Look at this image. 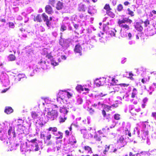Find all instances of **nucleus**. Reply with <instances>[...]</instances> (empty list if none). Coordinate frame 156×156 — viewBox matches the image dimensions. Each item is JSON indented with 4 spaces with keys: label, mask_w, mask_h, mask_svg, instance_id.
Wrapping results in <instances>:
<instances>
[{
    "label": "nucleus",
    "mask_w": 156,
    "mask_h": 156,
    "mask_svg": "<svg viewBox=\"0 0 156 156\" xmlns=\"http://www.w3.org/2000/svg\"><path fill=\"white\" fill-rule=\"evenodd\" d=\"M123 9V7L122 5L121 4H119L117 5V9L118 12H120L122 11Z\"/></svg>",
    "instance_id": "obj_38"
},
{
    "label": "nucleus",
    "mask_w": 156,
    "mask_h": 156,
    "mask_svg": "<svg viewBox=\"0 0 156 156\" xmlns=\"http://www.w3.org/2000/svg\"><path fill=\"white\" fill-rule=\"evenodd\" d=\"M111 146H113V144L110 145H105V150L103 151V153L104 154H106L107 152L110 149V147Z\"/></svg>",
    "instance_id": "obj_24"
},
{
    "label": "nucleus",
    "mask_w": 156,
    "mask_h": 156,
    "mask_svg": "<svg viewBox=\"0 0 156 156\" xmlns=\"http://www.w3.org/2000/svg\"><path fill=\"white\" fill-rule=\"evenodd\" d=\"M149 77L148 76H145L141 80V82L143 84H144L146 83L147 82H148L149 81Z\"/></svg>",
    "instance_id": "obj_32"
},
{
    "label": "nucleus",
    "mask_w": 156,
    "mask_h": 156,
    "mask_svg": "<svg viewBox=\"0 0 156 156\" xmlns=\"http://www.w3.org/2000/svg\"><path fill=\"white\" fill-rule=\"evenodd\" d=\"M132 7L133 11L131 10L129 8H128L127 9V10L128 12V14L130 15L131 17H133L135 15L134 12L135 11V8L136 5H132Z\"/></svg>",
    "instance_id": "obj_15"
},
{
    "label": "nucleus",
    "mask_w": 156,
    "mask_h": 156,
    "mask_svg": "<svg viewBox=\"0 0 156 156\" xmlns=\"http://www.w3.org/2000/svg\"><path fill=\"white\" fill-rule=\"evenodd\" d=\"M66 136H69V131L68 130H66L65 131Z\"/></svg>",
    "instance_id": "obj_57"
},
{
    "label": "nucleus",
    "mask_w": 156,
    "mask_h": 156,
    "mask_svg": "<svg viewBox=\"0 0 156 156\" xmlns=\"http://www.w3.org/2000/svg\"><path fill=\"white\" fill-rule=\"evenodd\" d=\"M121 28L126 30H127L129 29V26L126 24H123L119 26Z\"/></svg>",
    "instance_id": "obj_37"
},
{
    "label": "nucleus",
    "mask_w": 156,
    "mask_h": 156,
    "mask_svg": "<svg viewBox=\"0 0 156 156\" xmlns=\"http://www.w3.org/2000/svg\"><path fill=\"white\" fill-rule=\"evenodd\" d=\"M66 30V27L64 25H62L61 27L60 30L63 31Z\"/></svg>",
    "instance_id": "obj_48"
},
{
    "label": "nucleus",
    "mask_w": 156,
    "mask_h": 156,
    "mask_svg": "<svg viewBox=\"0 0 156 156\" xmlns=\"http://www.w3.org/2000/svg\"><path fill=\"white\" fill-rule=\"evenodd\" d=\"M44 55H46V57L48 59H51V60L53 58V56L51 55L50 53H47L46 54H44Z\"/></svg>",
    "instance_id": "obj_42"
},
{
    "label": "nucleus",
    "mask_w": 156,
    "mask_h": 156,
    "mask_svg": "<svg viewBox=\"0 0 156 156\" xmlns=\"http://www.w3.org/2000/svg\"><path fill=\"white\" fill-rule=\"evenodd\" d=\"M130 4L128 1H126L124 2V5L125 6H127Z\"/></svg>",
    "instance_id": "obj_63"
},
{
    "label": "nucleus",
    "mask_w": 156,
    "mask_h": 156,
    "mask_svg": "<svg viewBox=\"0 0 156 156\" xmlns=\"http://www.w3.org/2000/svg\"><path fill=\"white\" fill-rule=\"evenodd\" d=\"M148 100V99L146 97L143 99L142 101L145 104L147 101Z\"/></svg>",
    "instance_id": "obj_58"
},
{
    "label": "nucleus",
    "mask_w": 156,
    "mask_h": 156,
    "mask_svg": "<svg viewBox=\"0 0 156 156\" xmlns=\"http://www.w3.org/2000/svg\"><path fill=\"white\" fill-rule=\"evenodd\" d=\"M136 94V93L133 92H132L131 94V97L132 98H134Z\"/></svg>",
    "instance_id": "obj_61"
},
{
    "label": "nucleus",
    "mask_w": 156,
    "mask_h": 156,
    "mask_svg": "<svg viewBox=\"0 0 156 156\" xmlns=\"http://www.w3.org/2000/svg\"><path fill=\"white\" fill-rule=\"evenodd\" d=\"M9 27H12L14 26V23L12 22H9Z\"/></svg>",
    "instance_id": "obj_60"
},
{
    "label": "nucleus",
    "mask_w": 156,
    "mask_h": 156,
    "mask_svg": "<svg viewBox=\"0 0 156 156\" xmlns=\"http://www.w3.org/2000/svg\"><path fill=\"white\" fill-rule=\"evenodd\" d=\"M58 119L59 122L61 123L65 122L67 120V118L65 116V115H63V116L60 115Z\"/></svg>",
    "instance_id": "obj_22"
},
{
    "label": "nucleus",
    "mask_w": 156,
    "mask_h": 156,
    "mask_svg": "<svg viewBox=\"0 0 156 156\" xmlns=\"http://www.w3.org/2000/svg\"><path fill=\"white\" fill-rule=\"evenodd\" d=\"M101 136H99L98 134H96L94 136V138L95 140V144L98 147H101V145L100 144L99 142L101 144L102 143V141H101Z\"/></svg>",
    "instance_id": "obj_12"
},
{
    "label": "nucleus",
    "mask_w": 156,
    "mask_h": 156,
    "mask_svg": "<svg viewBox=\"0 0 156 156\" xmlns=\"http://www.w3.org/2000/svg\"><path fill=\"white\" fill-rule=\"evenodd\" d=\"M104 104L101 103L100 102L98 103L97 104H94L92 106L95 107L97 108L100 109V106H102Z\"/></svg>",
    "instance_id": "obj_36"
},
{
    "label": "nucleus",
    "mask_w": 156,
    "mask_h": 156,
    "mask_svg": "<svg viewBox=\"0 0 156 156\" xmlns=\"http://www.w3.org/2000/svg\"><path fill=\"white\" fill-rule=\"evenodd\" d=\"M53 134L56 136L57 139H62L63 138V133L59 131L57 133H53Z\"/></svg>",
    "instance_id": "obj_19"
},
{
    "label": "nucleus",
    "mask_w": 156,
    "mask_h": 156,
    "mask_svg": "<svg viewBox=\"0 0 156 156\" xmlns=\"http://www.w3.org/2000/svg\"><path fill=\"white\" fill-rule=\"evenodd\" d=\"M31 115L32 117L34 119H36L38 115L37 113L35 112H32L31 113Z\"/></svg>",
    "instance_id": "obj_39"
},
{
    "label": "nucleus",
    "mask_w": 156,
    "mask_h": 156,
    "mask_svg": "<svg viewBox=\"0 0 156 156\" xmlns=\"http://www.w3.org/2000/svg\"><path fill=\"white\" fill-rule=\"evenodd\" d=\"M24 127L23 126H20L19 127L17 131L20 134H22L24 133Z\"/></svg>",
    "instance_id": "obj_25"
},
{
    "label": "nucleus",
    "mask_w": 156,
    "mask_h": 156,
    "mask_svg": "<svg viewBox=\"0 0 156 156\" xmlns=\"http://www.w3.org/2000/svg\"><path fill=\"white\" fill-rule=\"evenodd\" d=\"M59 112L61 113L64 114V115H65L66 114L68 113L69 111L67 110L66 108L63 106V107H60Z\"/></svg>",
    "instance_id": "obj_18"
},
{
    "label": "nucleus",
    "mask_w": 156,
    "mask_h": 156,
    "mask_svg": "<svg viewBox=\"0 0 156 156\" xmlns=\"http://www.w3.org/2000/svg\"><path fill=\"white\" fill-rule=\"evenodd\" d=\"M127 73H128L129 76L127 77L129 79L131 80H134L133 76V74L132 73V72H130L129 73L128 72H126Z\"/></svg>",
    "instance_id": "obj_40"
},
{
    "label": "nucleus",
    "mask_w": 156,
    "mask_h": 156,
    "mask_svg": "<svg viewBox=\"0 0 156 156\" xmlns=\"http://www.w3.org/2000/svg\"><path fill=\"white\" fill-rule=\"evenodd\" d=\"M104 119L107 120L108 121H109L111 120V115L109 114H108L105 116V117H104Z\"/></svg>",
    "instance_id": "obj_45"
},
{
    "label": "nucleus",
    "mask_w": 156,
    "mask_h": 156,
    "mask_svg": "<svg viewBox=\"0 0 156 156\" xmlns=\"http://www.w3.org/2000/svg\"><path fill=\"white\" fill-rule=\"evenodd\" d=\"M103 30L107 34L110 35L111 37L115 36V33L117 32L115 29H113V30L110 29L109 26L106 25L103 26Z\"/></svg>",
    "instance_id": "obj_2"
},
{
    "label": "nucleus",
    "mask_w": 156,
    "mask_h": 156,
    "mask_svg": "<svg viewBox=\"0 0 156 156\" xmlns=\"http://www.w3.org/2000/svg\"><path fill=\"white\" fill-rule=\"evenodd\" d=\"M37 141V138H35L34 139L31 140L30 142L33 143L31 145V149L30 151H37L39 150V145L37 143H36V141Z\"/></svg>",
    "instance_id": "obj_4"
},
{
    "label": "nucleus",
    "mask_w": 156,
    "mask_h": 156,
    "mask_svg": "<svg viewBox=\"0 0 156 156\" xmlns=\"http://www.w3.org/2000/svg\"><path fill=\"white\" fill-rule=\"evenodd\" d=\"M66 96H67L68 98H69L71 97L72 95L73 94H71L70 93H69V92H67L66 91Z\"/></svg>",
    "instance_id": "obj_51"
},
{
    "label": "nucleus",
    "mask_w": 156,
    "mask_h": 156,
    "mask_svg": "<svg viewBox=\"0 0 156 156\" xmlns=\"http://www.w3.org/2000/svg\"><path fill=\"white\" fill-rule=\"evenodd\" d=\"M104 9L106 10V12H108L109 10H112V9L110 7L109 5L108 4H105L104 7Z\"/></svg>",
    "instance_id": "obj_29"
},
{
    "label": "nucleus",
    "mask_w": 156,
    "mask_h": 156,
    "mask_svg": "<svg viewBox=\"0 0 156 156\" xmlns=\"http://www.w3.org/2000/svg\"><path fill=\"white\" fill-rule=\"evenodd\" d=\"M24 122V120L21 119H18V121L17 122L18 124L17 125L18 126H21V124H22Z\"/></svg>",
    "instance_id": "obj_47"
},
{
    "label": "nucleus",
    "mask_w": 156,
    "mask_h": 156,
    "mask_svg": "<svg viewBox=\"0 0 156 156\" xmlns=\"http://www.w3.org/2000/svg\"><path fill=\"white\" fill-rule=\"evenodd\" d=\"M58 115V112L55 110H52L51 111L47 112L46 116L48 119L51 120H54L55 118Z\"/></svg>",
    "instance_id": "obj_3"
},
{
    "label": "nucleus",
    "mask_w": 156,
    "mask_h": 156,
    "mask_svg": "<svg viewBox=\"0 0 156 156\" xmlns=\"http://www.w3.org/2000/svg\"><path fill=\"white\" fill-rule=\"evenodd\" d=\"M57 128L56 127H50L48 130L49 131H51L53 133L56 132L57 131Z\"/></svg>",
    "instance_id": "obj_33"
},
{
    "label": "nucleus",
    "mask_w": 156,
    "mask_h": 156,
    "mask_svg": "<svg viewBox=\"0 0 156 156\" xmlns=\"http://www.w3.org/2000/svg\"><path fill=\"white\" fill-rule=\"evenodd\" d=\"M51 64L53 66H56L58 65V63L56 62L53 58L51 60Z\"/></svg>",
    "instance_id": "obj_46"
},
{
    "label": "nucleus",
    "mask_w": 156,
    "mask_h": 156,
    "mask_svg": "<svg viewBox=\"0 0 156 156\" xmlns=\"http://www.w3.org/2000/svg\"><path fill=\"white\" fill-rule=\"evenodd\" d=\"M106 78L104 77L100 78L95 82V84L97 87L103 86L106 83Z\"/></svg>",
    "instance_id": "obj_7"
},
{
    "label": "nucleus",
    "mask_w": 156,
    "mask_h": 156,
    "mask_svg": "<svg viewBox=\"0 0 156 156\" xmlns=\"http://www.w3.org/2000/svg\"><path fill=\"white\" fill-rule=\"evenodd\" d=\"M82 48L81 45L79 43L76 44L74 49V51L75 53H78L80 55H82Z\"/></svg>",
    "instance_id": "obj_9"
},
{
    "label": "nucleus",
    "mask_w": 156,
    "mask_h": 156,
    "mask_svg": "<svg viewBox=\"0 0 156 156\" xmlns=\"http://www.w3.org/2000/svg\"><path fill=\"white\" fill-rule=\"evenodd\" d=\"M40 137L43 140L44 144H46L47 145H49L52 144V142L51 140V135L50 133L48 132L45 134L41 133Z\"/></svg>",
    "instance_id": "obj_1"
},
{
    "label": "nucleus",
    "mask_w": 156,
    "mask_h": 156,
    "mask_svg": "<svg viewBox=\"0 0 156 156\" xmlns=\"http://www.w3.org/2000/svg\"><path fill=\"white\" fill-rule=\"evenodd\" d=\"M88 110L90 113H92L94 112V110L92 108H88Z\"/></svg>",
    "instance_id": "obj_56"
},
{
    "label": "nucleus",
    "mask_w": 156,
    "mask_h": 156,
    "mask_svg": "<svg viewBox=\"0 0 156 156\" xmlns=\"http://www.w3.org/2000/svg\"><path fill=\"white\" fill-rule=\"evenodd\" d=\"M66 96V90L65 91H60L57 94V101H58L59 98L63 100L65 99Z\"/></svg>",
    "instance_id": "obj_6"
},
{
    "label": "nucleus",
    "mask_w": 156,
    "mask_h": 156,
    "mask_svg": "<svg viewBox=\"0 0 156 156\" xmlns=\"http://www.w3.org/2000/svg\"><path fill=\"white\" fill-rule=\"evenodd\" d=\"M8 58L9 61H12L15 60L16 57L14 55L11 54L9 55Z\"/></svg>",
    "instance_id": "obj_27"
},
{
    "label": "nucleus",
    "mask_w": 156,
    "mask_h": 156,
    "mask_svg": "<svg viewBox=\"0 0 156 156\" xmlns=\"http://www.w3.org/2000/svg\"><path fill=\"white\" fill-rule=\"evenodd\" d=\"M63 3L61 2L60 1H58L57 3L56 4V8L58 10H60L63 8Z\"/></svg>",
    "instance_id": "obj_21"
},
{
    "label": "nucleus",
    "mask_w": 156,
    "mask_h": 156,
    "mask_svg": "<svg viewBox=\"0 0 156 156\" xmlns=\"http://www.w3.org/2000/svg\"><path fill=\"white\" fill-rule=\"evenodd\" d=\"M13 109L9 106L6 107L4 110V112L7 114H9L13 112Z\"/></svg>",
    "instance_id": "obj_20"
},
{
    "label": "nucleus",
    "mask_w": 156,
    "mask_h": 156,
    "mask_svg": "<svg viewBox=\"0 0 156 156\" xmlns=\"http://www.w3.org/2000/svg\"><path fill=\"white\" fill-rule=\"evenodd\" d=\"M12 133L13 137H15L16 135L15 130L14 129H13L12 126H10L8 131V134L9 136H11Z\"/></svg>",
    "instance_id": "obj_17"
},
{
    "label": "nucleus",
    "mask_w": 156,
    "mask_h": 156,
    "mask_svg": "<svg viewBox=\"0 0 156 156\" xmlns=\"http://www.w3.org/2000/svg\"><path fill=\"white\" fill-rule=\"evenodd\" d=\"M151 116L156 119V112H152Z\"/></svg>",
    "instance_id": "obj_54"
},
{
    "label": "nucleus",
    "mask_w": 156,
    "mask_h": 156,
    "mask_svg": "<svg viewBox=\"0 0 156 156\" xmlns=\"http://www.w3.org/2000/svg\"><path fill=\"white\" fill-rule=\"evenodd\" d=\"M136 112H135V110L134 109H132L130 110V112L133 115H136L137 113L140 111V109L138 108L136 109Z\"/></svg>",
    "instance_id": "obj_26"
},
{
    "label": "nucleus",
    "mask_w": 156,
    "mask_h": 156,
    "mask_svg": "<svg viewBox=\"0 0 156 156\" xmlns=\"http://www.w3.org/2000/svg\"><path fill=\"white\" fill-rule=\"evenodd\" d=\"M103 105H104L105 106V108H106V109H108V110H111V108H112V106H109V105H105L104 104Z\"/></svg>",
    "instance_id": "obj_53"
},
{
    "label": "nucleus",
    "mask_w": 156,
    "mask_h": 156,
    "mask_svg": "<svg viewBox=\"0 0 156 156\" xmlns=\"http://www.w3.org/2000/svg\"><path fill=\"white\" fill-rule=\"evenodd\" d=\"M111 147H112V148L111 149L112 150V151L113 152L115 153L117 151V149L115 148H114V146L113 145V146H111Z\"/></svg>",
    "instance_id": "obj_52"
},
{
    "label": "nucleus",
    "mask_w": 156,
    "mask_h": 156,
    "mask_svg": "<svg viewBox=\"0 0 156 156\" xmlns=\"http://www.w3.org/2000/svg\"><path fill=\"white\" fill-rule=\"evenodd\" d=\"M102 114L104 117H105V116L106 115H107L106 112L104 110H102Z\"/></svg>",
    "instance_id": "obj_55"
},
{
    "label": "nucleus",
    "mask_w": 156,
    "mask_h": 156,
    "mask_svg": "<svg viewBox=\"0 0 156 156\" xmlns=\"http://www.w3.org/2000/svg\"><path fill=\"white\" fill-rule=\"evenodd\" d=\"M74 27L76 29H77L79 27V25L76 24H75L73 25Z\"/></svg>",
    "instance_id": "obj_62"
},
{
    "label": "nucleus",
    "mask_w": 156,
    "mask_h": 156,
    "mask_svg": "<svg viewBox=\"0 0 156 156\" xmlns=\"http://www.w3.org/2000/svg\"><path fill=\"white\" fill-rule=\"evenodd\" d=\"M118 85H119L121 86H122L123 87H127L129 85V84L125 83H121L118 84Z\"/></svg>",
    "instance_id": "obj_50"
},
{
    "label": "nucleus",
    "mask_w": 156,
    "mask_h": 156,
    "mask_svg": "<svg viewBox=\"0 0 156 156\" xmlns=\"http://www.w3.org/2000/svg\"><path fill=\"white\" fill-rule=\"evenodd\" d=\"M112 83H110V85L112 86H114L118 84H117V82H118L117 80H115V78L112 77Z\"/></svg>",
    "instance_id": "obj_30"
},
{
    "label": "nucleus",
    "mask_w": 156,
    "mask_h": 156,
    "mask_svg": "<svg viewBox=\"0 0 156 156\" xmlns=\"http://www.w3.org/2000/svg\"><path fill=\"white\" fill-rule=\"evenodd\" d=\"M84 149L85 151H87L88 153H92V149L91 147L88 146H85L84 147Z\"/></svg>",
    "instance_id": "obj_31"
},
{
    "label": "nucleus",
    "mask_w": 156,
    "mask_h": 156,
    "mask_svg": "<svg viewBox=\"0 0 156 156\" xmlns=\"http://www.w3.org/2000/svg\"><path fill=\"white\" fill-rule=\"evenodd\" d=\"M61 58L62 59L66 60V57L65 55H62L61 56Z\"/></svg>",
    "instance_id": "obj_64"
},
{
    "label": "nucleus",
    "mask_w": 156,
    "mask_h": 156,
    "mask_svg": "<svg viewBox=\"0 0 156 156\" xmlns=\"http://www.w3.org/2000/svg\"><path fill=\"white\" fill-rule=\"evenodd\" d=\"M106 13L108 16L112 18L114 17L115 15V14L111 10H109L108 12H106Z\"/></svg>",
    "instance_id": "obj_35"
},
{
    "label": "nucleus",
    "mask_w": 156,
    "mask_h": 156,
    "mask_svg": "<svg viewBox=\"0 0 156 156\" xmlns=\"http://www.w3.org/2000/svg\"><path fill=\"white\" fill-rule=\"evenodd\" d=\"M78 9L80 11L85 12L86 9L85 8L84 5L83 4L80 5L78 7Z\"/></svg>",
    "instance_id": "obj_28"
},
{
    "label": "nucleus",
    "mask_w": 156,
    "mask_h": 156,
    "mask_svg": "<svg viewBox=\"0 0 156 156\" xmlns=\"http://www.w3.org/2000/svg\"><path fill=\"white\" fill-rule=\"evenodd\" d=\"M76 89L78 91L80 92L84 90L83 87L81 85H78L76 87Z\"/></svg>",
    "instance_id": "obj_34"
},
{
    "label": "nucleus",
    "mask_w": 156,
    "mask_h": 156,
    "mask_svg": "<svg viewBox=\"0 0 156 156\" xmlns=\"http://www.w3.org/2000/svg\"><path fill=\"white\" fill-rule=\"evenodd\" d=\"M41 16L44 21L45 22V24L48 27H50L51 23L49 22V20L48 19V16L45 13H43L41 15Z\"/></svg>",
    "instance_id": "obj_8"
},
{
    "label": "nucleus",
    "mask_w": 156,
    "mask_h": 156,
    "mask_svg": "<svg viewBox=\"0 0 156 156\" xmlns=\"http://www.w3.org/2000/svg\"><path fill=\"white\" fill-rule=\"evenodd\" d=\"M34 20L35 21L40 23L42 21L41 18V16L40 14H38L36 17H34Z\"/></svg>",
    "instance_id": "obj_23"
},
{
    "label": "nucleus",
    "mask_w": 156,
    "mask_h": 156,
    "mask_svg": "<svg viewBox=\"0 0 156 156\" xmlns=\"http://www.w3.org/2000/svg\"><path fill=\"white\" fill-rule=\"evenodd\" d=\"M117 142L119 145H120L119 148L124 147L126 144L124 138L122 136H121L117 140Z\"/></svg>",
    "instance_id": "obj_10"
},
{
    "label": "nucleus",
    "mask_w": 156,
    "mask_h": 156,
    "mask_svg": "<svg viewBox=\"0 0 156 156\" xmlns=\"http://www.w3.org/2000/svg\"><path fill=\"white\" fill-rule=\"evenodd\" d=\"M77 141L76 137L73 135H72L69 139V144L73 145L77 143Z\"/></svg>",
    "instance_id": "obj_16"
},
{
    "label": "nucleus",
    "mask_w": 156,
    "mask_h": 156,
    "mask_svg": "<svg viewBox=\"0 0 156 156\" xmlns=\"http://www.w3.org/2000/svg\"><path fill=\"white\" fill-rule=\"evenodd\" d=\"M20 149L22 152H26L27 151V149L25 148H23V147H21L20 148Z\"/></svg>",
    "instance_id": "obj_59"
},
{
    "label": "nucleus",
    "mask_w": 156,
    "mask_h": 156,
    "mask_svg": "<svg viewBox=\"0 0 156 156\" xmlns=\"http://www.w3.org/2000/svg\"><path fill=\"white\" fill-rule=\"evenodd\" d=\"M55 2V0H49V3L52 6L54 5Z\"/></svg>",
    "instance_id": "obj_49"
},
{
    "label": "nucleus",
    "mask_w": 156,
    "mask_h": 156,
    "mask_svg": "<svg viewBox=\"0 0 156 156\" xmlns=\"http://www.w3.org/2000/svg\"><path fill=\"white\" fill-rule=\"evenodd\" d=\"M144 27H147L148 25L150 24V21L148 19H146L144 22Z\"/></svg>",
    "instance_id": "obj_43"
},
{
    "label": "nucleus",
    "mask_w": 156,
    "mask_h": 156,
    "mask_svg": "<svg viewBox=\"0 0 156 156\" xmlns=\"http://www.w3.org/2000/svg\"><path fill=\"white\" fill-rule=\"evenodd\" d=\"M133 22L132 20L129 19V17H124L122 20L119 19L117 23L119 26L123 24V23H129L131 24Z\"/></svg>",
    "instance_id": "obj_5"
},
{
    "label": "nucleus",
    "mask_w": 156,
    "mask_h": 156,
    "mask_svg": "<svg viewBox=\"0 0 156 156\" xmlns=\"http://www.w3.org/2000/svg\"><path fill=\"white\" fill-rule=\"evenodd\" d=\"M45 12L48 14H51L53 13L52 7L49 5H47L45 7Z\"/></svg>",
    "instance_id": "obj_13"
},
{
    "label": "nucleus",
    "mask_w": 156,
    "mask_h": 156,
    "mask_svg": "<svg viewBox=\"0 0 156 156\" xmlns=\"http://www.w3.org/2000/svg\"><path fill=\"white\" fill-rule=\"evenodd\" d=\"M98 133L100 134H102L104 135V134L106 133V130L105 128H103L102 130H101L98 131Z\"/></svg>",
    "instance_id": "obj_41"
},
{
    "label": "nucleus",
    "mask_w": 156,
    "mask_h": 156,
    "mask_svg": "<svg viewBox=\"0 0 156 156\" xmlns=\"http://www.w3.org/2000/svg\"><path fill=\"white\" fill-rule=\"evenodd\" d=\"M134 26L136 30L140 32H141L143 29V27L141 25V23L140 22H137L135 23Z\"/></svg>",
    "instance_id": "obj_11"
},
{
    "label": "nucleus",
    "mask_w": 156,
    "mask_h": 156,
    "mask_svg": "<svg viewBox=\"0 0 156 156\" xmlns=\"http://www.w3.org/2000/svg\"><path fill=\"white\" fill-rule=\"evenodd\" d=\"M38 64L41 68L43 69H46L48 68V66L46 64L45 61H41L40 62H38Z\"/></svg>",
    "instance_id": "obj_14"
},
{
    "label": "nucleus",
    "mask_w": 156,
    "mask_h": 156,
    "mask_svg": "<svg viewBox=\"0 0 156 156\" xmlns=\"http://www.w3.org/2000/svg\"><path fill=\"white\" fill-rule=\"evenodd\" d=\"M120 115L118 114H115L114 115V118L116 120H119L120 119Z\"/></svg>",
    "instance_id": "obj_44"
}]
</instances>
